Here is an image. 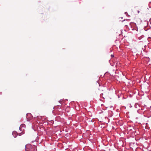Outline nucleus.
Returning a JSON list of instances; mask_svg holds the SVG:
<instances>
[{"label":"nucleus","mask_w":151,"mask_h":151,"mask_svg":"<svg viewBox=\"0 0 151 151\" xmlns=\"http://www.w3.org/2000/svg\"><path fill=\"white\" fill-rule=\"evenodd\" d=\"M26 149L25 150H26V149H28L29 150H31V151L33 150V149H32V145L30 144H27L26 145Z\"/></svg>","instance_id":"nucleus-1"},{"label":"nucleus","mask_w":151,"mask_h":151,"mask_svg":"<svg viewBox=\"0 0 151 151\" xmlns=\"http://www.w3.org/2000/svg\"><path fill=\"white\" fill-rule=\"evenodd\" d=\"M103 93H101L100 95V97H102L104 99V97L103 96Z\"/></svg>","instance_id":"nucleus-2"},{"label":"nucleus","mask_w":151,"mask_h":151,"mask_svg":"<svg viewBox=\"0 0 151 151\" xmlns=\"http://www.w3.org/2000/svg\"><path fill=\"white\" fill-rule=\"evenodd\" d=\"M137 12L138 13H139V11H137Z\"/></svg>","instance_id":"nucleus-3"}]
</instances>
